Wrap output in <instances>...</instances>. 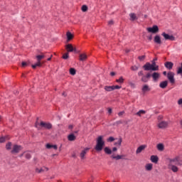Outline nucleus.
<instances>
[{
    "mask_svg": "<svg viewBox=\"0 0 182 182\" xmlns=\"http://www.w3.org/2000/svg\"><path fill=\"white\" fill-rule=\"evenodd\" d=\"M105 146V141H103V136H100L97 139V144L95 146L96 151H102L103 150V147Z\"/></svg>",
    "mask_w": 182,
    "mask_h": 182,
    "instance_id": "f257e3e1",
    "label": "nucleus"
},
{
    "mask_svg": "<svg viewBox=\"0 0 182 182\" xmlns=\"http://www.w3.org/2000/svg\"><path fill=\"white\" fill-rule=\"evenodd\" d=\"M176 166L177 164L172 163L171 159H168V168H170V170H171L173 173H177V171H178V168Z\"/></svg>",
    "mask_w": 182,
    "mask_h": 182,
    "instance_id": "f03ea898",
    "label": "nucleus"
},
{
    "mask_svg": "<svg viewBox=\"0 0 182 182\" xmlns=\"http://www.w3.org/2000/svg\"><path fill=\"white\" fill-rule=\"evenodd\" d=\"M143 68L144 70H159V67H154L150 63H146L144 66Z\"/></svg>",
    "mask_w": 182,
    "mask_h": 182,
    "instance_id": "7ed1b4c3",
    "label": "nucleus"
},
{
    "mask_svg": "<svg viewBox=\"0 0 182 182\" xmlns=\"http://www.w3.org/2000/svg\"><path fill=\"white\" fill-rule=\"evenodd\" d=\"M171 163L176 164V166H182V155L171 159Z\"/></svg>",
    "mask_w": 182,
    "mask_h": 182,
    "instance_id": "20e7f679",
    "label": "nucleus"
},
{
    "mask_svg": "<svg viewBox=\"0 0 182 182\" xmlns=\"http://www.w3.org/2000/svg\"><path fill=\"white\" fill-rule=\"evenodd\" d=\"M167 78L169 80L170 83L174 85L176 83V80L174 79V73L170 71L167 73Z\"/></svg>",
    "mask_w": 182,
    "mask_h": 182,
    "instance_id": "39448f33",
    "label": "nucleus"
},
{
    "mask_svg": "<svg viewBox=\"0 0 182 182\" xmlns=\"http://www.w3.org/2000/svg\"><path fill=\"white\" fill-rule=\"evenodd\" d=\"M22 146L20 145H14L13 149L11 150V153L12 154H16L18 153H19V151H21V150H22Z\"/></svg>",
    "mask_w": 182,
    "mask_h": 182,
    "instance_id": "423d86ee",
    "label": "nucleus"
},
{
    "mask_svg": "<svg viewBox=\"0 0 182 182\" xmlns=\"http://www.w3.org/2000/svg\"><path fill=\"white\" fill-rule=\"evenodd\" d=\"M158 127L159 129H167L168 127V122L159 121Z\"/></svg>",
    "mask_w": 182,
    "mask_h": 182,
    "instance_id": "0eeeda50",
    "label": "nucleus"
},
{
    "mask_svg": "<svg viewBox=\"0 0 182 182\" xmlns=\"http://www.w3.org/2000/svg\"><path fill=\"white\" fill-rule=\"evenodd\" d=\"M161 35L164 36L165 41H176V37L173 35L167 34L165 32L162 33Z\"/></svg>",
    "mask_w": 182,
    "mask_h": 182,
    "instance_id": "6e6552de",
    "label": "nucleus"
},
{
    "mask_svg": "<svg viewBox=\"0 0 182 182\" xmlns=\"http://www.w3.org/2000/svg\"><path fill=\"white\" fill-rule=\"evenodd\" d=\"M146 31L149 33H159V26H154L153 27H149L146 28Z\"/></svg>",
    "mask_w": 182,
    "mask_h": 182,
    "instance_id": "1a4fd4ad",
    "label": "nucleus"
},
{
    "mask_svg": "<svg viewBox=\"0 0 182 182\" xmlns=\"http://www.w3.org/2000/svg\"><path fill=\"white\" fill-rule=\"evenodd\" d=\"M40 126H41V127H43L44 129H47V130H50V129H52V124H50L49 122H41L40 123Z\"/></svg>",
    "mask_w": 182,
    "mask_h": 182,
    "instance_id": "9d476101",
    "label": "nucleus"
},
{
    "mask_svg": "<svg viewBox=\"0 0 182 182\" xmlns=\"http://www.w3.org/2000/svg\"><path fill=\"white\" fill-rule=\"evenodd\" d=\"M150 77H151V74H150V73H148L146 75L142 76L141 80L144 83H147V82H149V79H150Z\"/></svg>",
    "mask_w": 182,
    "mask_h": 182,
    "instance_id": "9b49d317",
    "label": "nucleus"
},
{
    "mask_svg": "<svg viewBox=\"0 0 182 182\" xmlns=\"http://www.w3.org/2000/svg\"><path fill=\"white\" fill-rule=\"evenodd\" d=\"M151 76L154 82H159V79H160V73L155 72L153 73Z\"/></svg>",
    "mask_w": 182,
    "mask_h": 182,
    "instance_id": "f8f14e48",
    "label": "nucleus"
},
{
    "mask_svg": "<svg viewBox=\"0 0 182 182\" xmlns=\"http://www.w3.org/2000/svg\"><path fill=\"white\" fill-rule=\"evenodd\" d=\"M65 49L67 52H75L76 53V48H73L72 44H68L65 46Z\"/></svg>",
    "mask_w": 182,
    "mask_h": 182,
    "instance_id": "ddd939ff",
    "label": "nucleus"
},
{
    "mask_svg": "<svg viewBox=\"0 0 182 182\" xmlns=\"http://www.w3.org/2000/svg\"><path fill=\"white\" fill-rule=\"evenodd\" d=\"M147 147V145H141L136 150V154H140Z\"/></svg>",
    "mask_w": 182,
    "mask_h": 182,
    "instance_id": "4468645a",
    "label": "nucleus"
},
{
    "mask_svg": "<svg viewBox=\"0 0 182 182\" xmlns=\"http://www.w3.org/2000/svg\"><path fill=\"white\" fill-rule=\"evenodd\" d=\"M90 149L89 148H85L84 150H82L80 154V156L82 160H84L85 156L87 154V151H89Z\"/></svg>",
    "mask_w": 182,
    "mask_h": 182,
    "instance_id": "2eb2a0df",
    "label": "nucleus"
},
{
    "mask_svg": "<svg viewBox=\"0 0 182 182\" xmlns=\"http://www.w3.org/2000/svg\"><path fill=\"white\" fill-rule=\"evenodd\" d=\"M164 66L166 68V69H168V70H171V69H173V66H174V64L172 62H166L164 63Z\"/></svg>",
    "mask_w": 182,
    "mask_h": 182,
    "instance_id": "dca6fc26",
    "label": "nucleus"
},
{
    "mask_svg": "<svg viewBox=\"0 0 182 182\" xmlns=\"http://www.w3.org/2000/svg\"><path fill=\"white\" fill-rule=\"evenodd\" d=\"M154 42L157 45H161V38H160V36L156 35L154 38Z\"/></svg>",
    "mask_w": 182,
    "mask_h": 182,
    "instance_id": "f3484780",
    "label": "nucleus"
},
{
    "mask_svg": "<svg viewBox=\"0 0 182 182\" xmlns=\"http://www.w3.org/2000/svg\"><path fill=\"white\" fill-rule=\"evenodd\" d=\"M168 81H167V80L162 81L159 84V87H161V89H166V86H168Z\"/></svg>",
    "mask_w": 182,
    "mask_h": 182,
    "instance_id": "a211bd4d",
    "label": "nucleus"
},
{
    "mask_svg": "<svg viewBox=\"0 0 182 182\" xmlns=\"http://www.w3.org/2000/svg\"><path fill=\"white\" fill-rule=\"evenodd\" d=\"M48 170H49V168L44 166L41 168H36V172L41 173H43V171H48Z\"/></svg>",
    "mask_w": 182,
    "mask_h": 182,
    "instance_id": "6ab92c4d",
    "label": "nucleus"
},
{
    "mask_svg": "<svg viewBox=\"0 0 182 182\" xmlns=\"http://www.w3.org/2000/svg\"><path fill=\"white\" fill-rule=\"evenodd\" d=\"M151 161L152 163H155V164H157V163H159V156L156 155H152L151 156Z\"/></svg>",
    "mask_w": 182,
    "mask_h": 182,
    "instance_id": "aec40b11",
    "label": "nucleus"
},
{
    "mask_svg": "<svg viewBox=\"0 0 182 182\" xmlns=\"http://www.w3.org/2000/svg\"><path fill=\"white\" fill-rule=\"evenodd\" d=\"M145 168L147 171H151V170H153V164H147L145 166Z\"/></svg>",
    "mask_w": 182,
    "mask_h": 182,
    "instance_id": "412c9836",
    "label": "nucleus"
},
{
    "mask_svg": "<svg viewBox=\"0 0 182 182\" xmlns=\"http://www.w3.org/2000/svg\"><path fill=\"white\" fill-rule=\"evenodd\" d=\"M130 21H136L137 20V16L134 13H131L129 14Z\"/></svg>",
    "mask_w": 182,
    "mask_h": 182,
    "instance_id": "4be33fe9",
    "label": "nucleus"
},
{
    "mask_svg": "<svg viewBox=\"0 0 182 182\" xmlns=\"http://www.w3.org/2000/svg\"><path fill=\"white\" fill-rule=\"evenodd\" d=\"M87 59V55L86 54H80V60L83 62Z\"/></svg>",
    "mask_w": 182,
    "mask_h": 182,
    "instance_id": "5701e85b",
    "label": "nucleus"
},
{
    "mask_svg": "<svg viewBox=\"0 0 182 182\" xmlns=\"http://www.w3.org/2000/svg\"><path fill=\"white\" fill-rule=\"evenodd\" d=\"M104 89L106 92H113V86L106 85L104 87Z\"/></svg>",
    "mask_w": 182,
    "mask_h": 182,
    "instance_id": "b1692460",
    "label": "nucleus"
},
{
    "mask_svg": "<svg viewBox=\"0 0 182 182\" xmlns=\"http://www.w3.org/2000/svg\"><path fill=\"white\" fill-rule=\"evenodd\" d=\"M142 92L144 93H146V92H150V87H149V85H145L142 87Z\"/></svg>",
    "mask_w": 182,
    "mask_h": 182,
    "instance_id": "393cba45",
    "label": "nucleus"
},
{
    "mask_svg": "<svg viewBox=\"0 0 182 182\" xmlns=\"http://www.w3.org/2000/svg\"><path fill=\"white\" fill-rule=\"evenodd\" d=\"M68 140L70 141H74V140H76V136L73 134H71L68 136Z\"/></svg>",
    "mask_w": 182,
    "mask_h": 182,
    "instance_id": "a878e982",
    "label": "nucleus"
},
{
    "mask_svg": "<svg viewBox=\"0 0 182 182\" xmlns=\"http://www.w3.org/2000/svg\"><path fill=\"white\" fill-rule=\"evenodd\" d=\"M67 39L68 41H72V39H73V36L71 32H67Z\"/></svg>",
    "mask_w": 182,
    "mask_h": 182,
    "instance_id": "bb28decb",
    "label": "nucleus"
},
{
    "mask_svg": "<svg viewBox=\"0 0 182 182\" xmlns=\"http://www.w3.org/2000/svg\"><path fill=\"white\" fill-rule=\"evenodd\" d=\"M136 116L141 117L142 114H146V112L143 109L139 110L138 112L136 113Z\"/></svg>",
    "mask_w": 182,
    "mask_h": 182,
    "instance_id": "cd10ccee",
    "label": "nucleus"
},
{
    "mask_svg": "<svg viewBox=\"0 0 182 182\" xmlns=\"http://www.w3.org/2000/svg\"><path fill=\"white\" fill-rule=\"evenodd\" d=\"M157 149L159 151H163V150H164V145H163V144H159L157 145Z\"/></svg>",
    "mask_w": 182,
    "mask_h": 182,
    "instance_id": "c85d7f7f",
    "label": "nucleus"
},
{
    "mask_svg": "<svg viewBox=\"0 0 182 182\" xmlns=\"http://www.w3.org/2000/svg\"><path fill=\"white\" fill-rule=\"evenodd\" d=\"M177 75H180L182 77V63L181 64V66L177 70Z\"/></svg>",
    "mask_w": 182,
    "mask_h": 182,
    "instance_id": "c756f323",
    "label": "nucleus"
},
{
    "mask_svg": "<svg viewBox=\"0 0 182 182\" xmlns=\"http://www.w3.org/2000/svg\"><path fill=\"white\" fill-rule=\"evenodd\" d=\"M106 154H112V149H109V147H105L104 149Z\"/></svg>",
    "mask_w": 182,
    "mask_h": 182,
    "instance_id": "7c9ffc66",
    "label": "nucleus"
},
{
    "mask_svg": "<svg viewBox=\"0 0 182 182\" xmlns=\"http://www.w3.org/2000/svg\"><path fill=\"white\" fill-rule=\"evenodd\" d=\"M38 66H42V64L41 63V61H38L36 64L32 65L33 69H36Z\"/></svg>",
    "mask_w": 182,
    "mask_h": 182,
    "instance_id": "2f4dec72",
    "label": "nucleus"
},
{
    "mask_svg": "<svg viewBox=\"0 0 182 182\" xmlns=\"http://www.w3.org/2000/svg\"><path fill=\"white\" fill-rule=\"evenodd\" d=\"M44 58H45V55H38L36 56V59L38 62H41V60Z\"/></svg>",
    "mask_w": 182,
    "mask_h": 182,
    "instance_id": "473e14b6",
    "label": "nucleus"
},
{
    "mask_svg": "<svg viewBox=\"0 0 182 182\" xmlns=\"http://www.w3.org/2000/svg\"><path fill=\"white\" fill-rule=\"evenodd\" d=\"M112 159H115V160H120L122 159V157H123V156H120V155H117V156H114V155H112Z\"/></svg>",
    "mask_w": 182,
    "mask_h": 182,
    "instance_id": "72a5a7b5",
    "label": "nucleus"
},
{
    "mask_svg": "<svg viewBox=\"0 0 182 182\" xmlns=\"http://www.w3.org/2000/svg\"><path fill=\"white\" fill-rule=\"evenodd\" d=\"M6 150H11V149H12V143L11 142L7 143L6 145Z\"/></svg>",
    "mask_w": 182,
    "mask_h": 182,
    "instance_id": "f704fd0d",
    "label": "nucleus"
},
{
    "mask_svg": "<svg viewBox=\"0 0 182 182\" xmlns=\"http://www.w3.org/2000/svg\"><path fill=\"white\" fill-rule=\"evenodd\" d=\"M122 138H119L117 142L114 143V146H122Z\"/></svg>",
    "mask_w": 182,
    "mask_h": 182,
    "instance_id": "c9c22d12",
    "label": "nucleus"
},
{
    "mask_svg": "<svg viewBox=\"0 0 182 182\" xmlns=\"http://www.w3.org/2000/svg\"><path fill=\"white\" fill-rule=\"evenodd\" d=\"M70 73L73 76H75V75H76V70H75V68H70Z\"/></svg>",
    "mask_w": 182,
    "mask_h": 182,
    "instance_id": "e433bc0d",
    "label": "nucleus"
},
{
    "mask_svg": "<svg viewBox=\"0 0 182 182\" xmlns=\"http://www.w3.org/2000/svg\"><path fill=\"white\" fill-rule=\"evenodd\" d=\"M25 157L26 159H31L32 157V155H31V153L29 152H25Z\"/></svg>",
    "mask_w": 182,
    "mask_h": 182,
    "instance_id": "4c0bfd02",
    "label": "nucleus"
},
{
    "mask_svg": "<svg viewBox=\"0 0 182 182\" xmlns=\"http://www.w3.org/2000/svg\"><path fill=\"white\" fill-rule=\"evenodd\" d=\"M116 82L117 83H124V79H123V77H120L119 79L116 80Z\"/></svg>",
    "mask_w": 182,
    "mask_h": 182,
    "instance_id": "58836bf2",
    "label": "nucleus"
},
{
    "mask_svg": "<svg viewBox=\"0 0 182 182\" xmlns=\"http://www.w3.org/2000/svg\"><path fill=\"white\" fill-rule=\"evenodd\" d=\"M82 12H86L87 11V6L83 5L82 6Z\"/></svg>",
    "mask_w": 182,
    "mask_h": 182,
    "instance_id": "ea45409f",
    "label": "nucleus"
},
{
    "mask_svg": "<svg viewBox=\"0 0 182 182\" xmlns=\"http://www.w3.org/2000/svg\"><path fill=\"white\" fill-rule=\"evenodd\" d=\"M68 58H69V53L63 54V59H68Z\"/></svg>",
    "mask_w": 182,
    "mask_h": 182,
    "instance_id": "a19ab883",
    "label": "nucleus"
},
{
    "mask_svg": "<svg viewBox=\"0 0 182 182\" xmlns=\"http://www.w3.org/2000/svg\"><path fill=\"white\" fill-rule=\"evenodd\" d=\"M112 87H113V90H115V89L117 90L122 89V87L119 85H112Z\"/></svg>",
    "mask_w": 182,
    "mask_h": 182,
    "instance_id": "79ce46f5",
    "label": "nucleus"
},
{
    "mask_svg": "<svg viewBox=\"0 0 182 182\" xmlns=\"http://www.w3.org/2000/svg\"><path fill=\"white\" fill-rule=\"evenodd\" d=\"M123 122L119 120V121H117L116 122L114 123V126H119V124H122Z\"/></svg>",
    "mask_w": 182,
    "mask_h": 182,
    "instance_id": "37998d69",
    "label": "nucleus"
},
{
    "mask_svg": "<svg viewBox=\"0 0 182 182\" xmlns=\"http://www.w3.org/2000/svg\"><path fill=\"white\" fill-rule=\"evenodd\" d=\"M131 69L134 71L139 70V67L134 65V66L131 67Z\"/></svg>",
    "mask_w": 182,
    "mask_h": 182,
    "instance_id": "c03bdc74",
    "label": "nucleus"
},
{
    "mask_svg": "<svg viewBox=\"0 0 182 182\" xmlns=\"http://www.w3.org/2000/svg\"><path fill=\"white\" fill-rule=\"evenodd\" d=\"M107 141H114V137L113 136H109L108 139H107Z\"/></svg>",
    "mask_w": 182,
    "mask_h": 182,
    "instance_id": "a18cd8bd",
    "label": "nucleus"
},
{
    "mask_svg": "<svg viewBox=\"0 0 182 182\" xmlns=\"http://www.w3.org/2000/svg\"><path fill=\"white\" fill-rule=\"evenodd\" d=\"M151 65H152V66H153L154 68H156V67L159 68V65H157L156 64V61H154V60H152V61H151Z\"/></svg>",
    "mask_w": 182,
    "mask_h": 182,
    "instance_id": "49530a36",
    "label": "nucleus"
},
{
    "mask_svg": "<svg viewBox=\"0 0 182 182\" xmlns=\"http://www.w3.org/2000/svg\"><path fill=\"white\" fill-rule=\"evenodd\" d=\"M52 147H53V145H51L50 144H46V149H52Z\"/></svg>",
    "mask_w": 182,
    "mask_h": 182,
    "instance_id": "de8ad7c7",
    "label": "nucleus"
},
{
    "mask_svg": "<svg viewBox=\"0 0 182 182\" xmlns=\"http://www.w3.org/2000/svg\"><path fill=\"white\" fill-rule=\"evenodd\" d=\"M146 56L145 55H141L139 57V60H144Z\"/></svg>",
    "mask_w": 182,
    "mask_h": 182,
    "instance_id": "09e8293b",
    "label": "nucleus"
},
{
    "mask_svg": "<svg viewBox=\"0 0 182 182\" xmlns=\"http://www.w3.org/2000/svg\"><path fill=\"white\" fill-rule=\"evenodd\" d=\"M138 76H144V74L143 73V70H141L138 73Z\"/></svg>",
    "mask_w": 182,
    "mask_h": 182,
    "instance_id": "8fccbe9b",
    "label": "nucleus"
},
{
    "mask_svg": "<svg viewBox=\"0 0 182 182\" xmlns=\"http://www.w3.org/2000/svg\"><path fill=\"white\" fill-rule=\"evenodd\" d=\"M21 65H22V67H23V68H25L26 66H28V63H26V62H23V63H21Z\"/></svg>",
    "mask_w": 182,
    "mask_h": 182,
    "instance_id": "3c124183",
    "label": "nucleus"
},
{
    "mask_svg": "<svg viewBox=\"0 0 182 182\" xmlns=\"http://www.w3.org/2000/svg\"><path fill=\"white\" fill-rule=\"evenodd\" d=\"M124 114V111H122V112H119L118 113V116H123Z\"/></svg>",
    "mask_w": 182,
    "mask_h": 182,
    "instance_id": "603ef678",
    "label": "nucleus"
},
{
    "mask_svg": "<svg viewBox=\"0 0 182 182\" xmlns=\"http://www.w3.org/2000/svg\"><path fill=\"white\" fill-rule=\"evenodd\" d=\"M113 23H114L113 20L108 21V25H109V26L113 25Z\"/></svg>",
    "mask_w": 182,
    "mask_h": 182,
    "instance_id": "864d4df0",
    "label": "nucleus"
},
{
    "mask_svg": "<svg viewBox=\"0 0 182 182\" xmlns=\"http://www.w3.org/2000/svg\"><path fill=\"white\" fill-rule=\"evenodd\" d=\"M4 141H5V138L4 137L0 138V143H4Z\"/></svg>",
    "mask_w": 182,
    "mask_h": 182,
    "instance_id": "5fc2aeb1",
    "label": "nucleus"
},
{
    "mask_svg": "<svg viewBox=\"0 0 182 182\" xmlns=\"http://www.w3.org/2000/svg\"><path fill=\"white\" fill-rule=\"evenodd\" d=\"M178 105H182V98L178 100Z\"/></svg>",
    "mask_w": 182,
    "mask_h": 182,
    "instance_id": "6e6d98bb",
    "label": "nucleus"
},
{
    "mask_svg": "<svg viewBox=\"0 0 182 182\" xmlns=\"http://www.w3.org/2000/svg\"><path fill=\"white\" fill-rule=\"evenodd\" d=\"M52 149H54L55 150H58V146L53 145Z\"/></svg>",
    "mask_w": 182,
    "mask_h": 182,
    "instance_id": "4d7b16f0",
    "label": "nucleus"
},
{
    "mask_svg": "<svg viewBox=\"0 0 182 182\" xmlns=\"http://www.w3.org/2000/svg\"><path fill=\"white\" fill-rule=\"evenodd\" d=\"M112 108H108V113L109 114H112Z\"/></svg>",
    "mask_w": 182,
    "mask_h": 182,
    "instance_id": "13d9d810",
    "label": "nucleus"
},
{
    "mask_svg": "<svg viewBox=\"0 0 182 182\" xmlns=\"http://www.w3.org/2000/svg\"><path fill=\"white\" fill-rule=\"evenodd\" d=\"M162 119H163V117H161V116L158 117L159 122H160Z\"/></svg>",
    "mask_w": 182,
    "mask_h": 182,
    "instance_id": "bf43d9fd",
    "label": "nucleus"
},
{
    "mask_svg": "<svg viewBox=\"0 0 182 182\" xmlns=\"http://www.w3.org/2000/svg\"><path fill=\"white\" fill-rule=\"evenodd\" d=\"M110 75H111V76H114V75H116V73L112 72V73H110Z\"/></svg>",
    "mask_w": 182,
    "mask_h": 182,
    "instance_id": "052dcab7",
    "label": "nucleus"
},
{
    "mask_svg": "<svg viewBox=\"0 0 182 182\" xmlns=\"http://www.w3.org/2000/svg\"><path fill=\"white\" fill-rule=\"evenodd\" d=\"M112 151H117V148L114 147V148L112 149Z\"/></svg>",
    "mask_w": 182,
    "mask_h": 182,
    "instance_id": "680f3d73",
    "label": "nucleus"
},
{
    "mask_svg": "<svg viewBox=\"0 0 182 182\" xmlns=\"http://www.w3.org/2000/svg\"><path fill=\"white\" fill-rule=\"evenodd\" d=\"M68 129H73V125H69Z\"/></svg>",
    "mask_w": 182,
    "mask_h": 182,
    "instance_id": "e2e57ef3",
    "label": "nucleus"
},
{
    "mask_svg": "<svg viewBox=\"0 0 182 182\" xmlns=\"http://www.w3.org/2000/svg\"><path fill=\"white\" fill-rule=\"evenodd\" d=\"M163 75H164V76H166V75H167V72L164 71V72H163Z\"/></svg>",
    "mask_w": 182,
    "mask_h": 182,
    "instance_id": "0e129e2a",
    "label": "nucleus"
},
{
    "mask_svg": "<svg viewBox=\"0 0 182 182\" xmlns=\"http://www.w3.org/2000/svg\"><path fill=\"white\" fill-rule=\"evenodd\" d=\"M52 60V55L49 58L47 59V60Z\"/></svg>",
    "mask_w": 182,
    "mask_h": 182,
    "instance_id": "69168bd1",
    "label": "nucleus"
},
{
    "mask_svg": "<svg viewBox=\"0 0 182 182\" xmlns=\"http://www.w3.org/2000/svg\"><path fill=\"white\" fill-rule=\"evenodd\" d=\"M62 95L64 96V97H66V95L65 92H63Z\"/></svg>",
    "mask_w": 182,
    "mask_h": 182,
    "instance_id": "338daca9",
    "label": "nucleus"
},
{
    "mask_svg": "<svg viewBox=\"0 0 182 182\" xmlns=\"http://www.w3.org/2000/svg\"><path fill=\"white\" fill-rule=\"evenodd\" d=\"M153 60L154 62H156V60H157V58H155Z\"/></svg>",
    "mask_w": 182,
    "mask_h": 182,
    "instance_id": "774afa93",
    "label": "nucleus"
}]
</instances>
